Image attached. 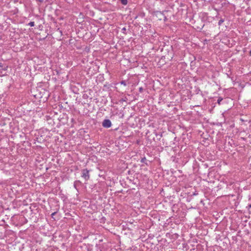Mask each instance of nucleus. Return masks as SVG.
Returning a JSON list of instances; mask_svg holds the SVG:
<instances>
[{"mask_svg": "<svg viewBox=\"0 0 251 251\" xmlns=\"http://www.w3.org/2000/svg\"><path fill=\"white\" fill-rule=\"evenodd\" d=\"M90 171L87 169H84L81 170V177H83L85 181H88L90 179Z\"/></svg>", "mask_w": 251, "mask_h": 251, "instance_id": "f257e3e1", "label": "nucleus"}, {"mask_svg": "<svg viewBox=\"0 0 251 251\" xmlns=\"http://www.w3.org/2000/svg\"><path fill=\"white\" fill-rule=\"evenodd\" d=\"M111 122L109 119H104L102 123V126L105 128H109L111 126Z\"/></svg>", "mask_w": 251, "mask_h": 251, "instance_id": "f03ea898", "label": "nucleus"}, {"mask_svg": "<svg viewBox=\"0 0 251 251\" xmlns=\"http://www.w3.org/2000/svg\"><path fill=\"white\" fill-rule=\"evenodd\" d=\"M81 182L80 180H76L74 182V188L77 190H77V185L79 184H81Z\"/></svg>", "mask_w": 251, "mask_h": 251, "instance_id": "7ed1b4c3", "label": "nucleus"}, {"mask_svg": "<svg viewBox=\"0 0 251 251\" xmlns=\"http://www.w3.org/2000/svg\"><path fill=\"white\" fill-rule=\"evenodd\" d=\"M119 0L121 1V3L124 5H126L128 3L127 0Z\"/></svg>", "mask_w": 251, "mask_h": 251, "instance_id": "20e7f679", "label": "nucleus"}, {"mask_svg": "<svg viewBox=\"0 0 251 251\" xmlns=\"http://www.w3.org/2000/svg\"><path fill=\"white\" fill-rule=\"evenodd\" d=\"M223 99L222 97H219L218 100H217V103L218 104H221V102L223 100Z\"/></svg>", "mask_w": 251, "mask_h": 251, "instance_id": "39448f33", "label": "nucleus"}, {"mask_svg": "<svg viewBox=\"0 0 251 251\" xmlns=\"http://www.w3.org/2000/svg\"><path fill=\"white\" fill-rule=\"evenodd\" d=\"M224 22V20L223 19H221V20H219V21L218 22V25H221Z\"/></svg>", "mask_w": 251, "mask_h": 251, "instance_id": "423d86ee", "label": "nucleus"}, {"mask_svg": "<svg viewBox=\"0 0 251 251\" xmlns=\"http://www.w3.org/2000/svg\"><path fill=\"white\" fill-rule=\"evenodd\" d=\"M28 25H29L30 26H34L35 24H34V22H30L29 23H28Z\"/></svg>", "mask_w": 251, "mask_h": 251, "instance_id": "0eeeda50", "label": "nucleus"}, {"mask_svg": "<svg viewBox=\"0 0 251 251\" xmlns=\"http://www.w3.org/2000/svg\"><path fill=\"white\" fill-rule=\"evenodd\" d=\"M120 83L122 85H123L124 86H126V83L125 80H122Z\"/></svg>", "mask_w": 251, "mask_h": 251, "instance_id": "6e6552de", "label": "nucleus"}, {"mask_svg": "<svg viewBox=\"0 0 251 251\" xmlns=\"http://www.w3.org/2000/svg\"><path fill=\"white\" fill-rule=\"evenodd\" d=\"M56 214V212H54L53 213H52L51 214V217L52 218H54V216Z\"/></svg>", "mask_w": 251, "mask_h": 251, "instance_id": "1a4fd4ad", "label": "nucleus"}, {"mask_svg": "<svg viewBox=\"0 0 251 251\" xmlns=\"http://www.w3.org/2000/svg\"><path fill=\"white\" fill-rule=\"evenodd\" d=\"M146 160V159L145 157L143 158H142L141 162L142 163H144Z\"/></svg>", "mask_w": 251, "mask_h": 251, "instance_id": "9d476101", "label": "nucleus"}, {"mask_svg": "<svg viewBox=\"0 0 251 251\" xmlns=\"http://www.w3.org/2000/svg\"><path fill=\"white\" fill-rule=\"evenodd\" d=\"M143 88L142 87H140L139 89V92H142L143 91Z\"/></svg>", "mask_w": 251, "mask_h": 251, "instance_id": "9b49d317", "label": "nucleus"}, {"mask_svg": "<svg viewBox=\"0 0 251 251\" xmlns=\"http://www.w3.org/2000/svg\"><path fill=\"white\" fill-rule=\"evenodd\" d=\"M122 30L123 31V32H124L126 30V27H124L122 28Z\"/></svg>", "mask_w": 251, "mask_h": 251, "instance_id": "f8f14e48", "label": "nucleus"}, {"mask_svg": "<svg viewBox=\"0 0 251 251\" xmlns=\"http://www.w3.org/2000/svg\"><path fill=\"white\" fill-rule=\"evenodd\" d=\"M3 67V64L0 62V68H1Z\"/></svg>", "mask_w": 251, "mask_h": 251, "instance_id": "ddd939ff", "label": "nucleus"}, {"mask_svg": "<svg viewBox=\"0 0 251 251\" xmlns=\"http://www.w3.org/2000/svg\"><path fill=\"white\" fill-rule=\"evenodd\" d=\"M39 1L41 2H43V0H39Z\"/></svg>", "mask_w": 251, "mask_h": 251, "instance_id": "4468645a", "label": "nucleus"}, {"mask_svg": "<svg viewBox=\"0 0 251 251\" xmlns=\"http://www.w3.org/2000/svg\"><path fill=\"white\" fill-rule=\"evenodd\" d=\"M250 55L251 56V50L250 51Z\"/></svg>", "mask_w": 251, "mask_h": 251, "instance_id": "2eb2a0df", "label": "nucleus"}, {"mask_svg": "<svg viewBox=\"0 0 251 251\" xmlns=\"http://www.w3.org/2000/svg\"><path fill=\"white\" fill-rule=\"evenodd\" d=\"M250 207H251V204L250 205Z\"/></svg>", "mask_w": 251, "mask_h": 251, "instance_id": "dca6fc26", "label": "nucleus"}]
</instances>
